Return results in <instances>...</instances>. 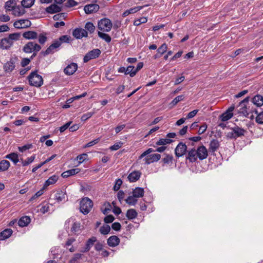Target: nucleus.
<instances>
[{"label": "nucleus", "mask_w": 263, "mask_h": 263, "mask_svg": "<svg viewBox=\"0 0 263 263\" xmlns=\"http://www.w3.org/2000/svg\"><path fill=\"white\" fill-rule=\"evenodd\" d=\"M31 221L29 216H25L21 217L18 221V224L21 227L27 226Z\"/></svg>", "instance_id": "nucleus-26"}, {"label": "nucleus", "mask_w": 263, "mask_h": 263, "mask_svg": "<svg viewBox=\"0 0 263 263\" xmlns=\"http://www.w3.org/2000/svg\"><path fill=\"white\" fill-rule=\"evenodd\" d=\"M32 147V144H26V145H25L23 146H21V147H18V150L20 152H23L27 149H29L30 148H31V147Z\"/></svg>", "instance_id": "nucleus-62"}, {"label": "nucleus", "mask_w": 263, "mask_h": 263, "mask_svg": "<svg viewBox=\"0 0 263 263\" xmlns=\"http://www.w3.org/2000/svg\"><path fill=\"white\" fill-rule=\"evenodd\" d=\"M41 49L40 45L33 42H29L23 47V51L26 53H31L33 51L38 52Z\"/></svg>", "instance_id": "nucleus-6"}, {"label": "nucleus", "mask_w": 263, "mask_h": 263, "mask_svg": "<svg viewBox=\"0 0 263 263\" xmlns=\"http://www.w3.org/2000/svg\"><path fill=\"white\" fill-rule=\"evenodd\" d=\"M16 3L14 0L7 1L5 5V8L7 11H11L15 8Z\"/></svg>", "instance_id": "nucleus-37"}, {"label": "nucleus", "mask_w": 263, "mask_h": 263, "mask_svg": "<svg viewBox=\"0 0 263 263\" xmlns=\"http://www.w3.org/2000/svg\"><path fill=\"white\" fill-rule=\"evenodd\" d=\"M95 114V112H88L86 114H83L81 117V120L82 121H85L90 118Z\"/></svg>", "instance_id": "nucleus-48"}, {"label": "nucleus", "mask_w": 263, "mask_h": 263, "mask_svg": "<svg viewBox=\"0 0 263 263\" xmlns=\"http://www.w3.org/2000/svg\"><path fill=\"white\" fill-rule=\"evenodd\" d=\"M13 11L14 15L17 16H21L23 15L25 12L24 8L22 6H15L13 10Z\"/></svg>", "instance_id": "nucleus-35"}, {"label": "nucleus", "mask_w": 263, "mask_h": 263, "mask_svg": "<svg viewBox=\"0 0 263 263\" xmlns=\"http://www.w3.org/2000/svg\"><path fill=\"white\" fill-rule=\"evenodd\" d=\"M110 227L109 225H103L100 228V232L103 235H106L109 233Z\"/></svg>", "instance_id": "nucleus-44"}, {"label": "nucleus", "mask_w": 263, "mask_h": 263, "mask_svg": "<svg viewBox=\"0 0 263 263\" xmlns=\"http://www.w3.org/2000/svg\"><path fill=\"white\" fill-rule=\"evenodd\" d=\"M97 240V238L95 236H92L89 238L86 242L85 247L84 250L83 251V252H87L89 251Z\"/></svg>", "instance_id": "nucleus-24"}, {"label": "nucleus", "mask_w": 263, "mask_h": 263, "mask_svg": "<svg viewBox=\"0 0 263 263\" xmlns=\"http://www.w3.org/2000/svg\"><path fill=\"white\" fill-rule=\"evenodd\" d=\"M20 34H9V37L1 40V47L3 49H8L12 45L13 41H16L20 37Z\"/></svg>", "instance_id": "nucleus-3"}, {"label": "nucleus", "mask_w": 263, "mask_h": 263, "mask_svg": "<svg viewBox=\"0 0 263 263\" xmlns=\"http://www.w3.org/2000/svg\"><path fill=\"white\" fill-rule=\"evenodd\" d=\"M136 197H134V196H129L127 197V198L125 200L126 202L129 204L132 205H135L138 200L136 199Z\"/></svg>", "instance_id": "nucleus-45"}, {"label": "nucleus", "mask_w": 263, "mask_h": 263, "mask_svg": "<svg viewBox=\"0 0 263 263\" xmlns=\"http://www.w3.org/2000/svg\"><path fill=\"white\" fill-rule=\"evenodd\" d=\"M99 36L105 40L107 43H109L111 41V37L108 34H98Z\"/></svg>", "instance_id": "nucleus-55"}, {"label": "nucleus", "mask_w": 263, "mask_h": 263, "mask_svg": "<svg viewBox=\"0 0 263 263\" xmlns=\"http://www.w3.org/2000/svg\"><path fill=\"white\" fill-rule=\"evenodd\" d=\"M101 53V50L99 49H93L86 54L83 58V62L87 63L90 60L96 59L99 57Z\"/></svg>", "instance_id": "nucleus-7"}, {"label": "nucleus", "mask_w": 263, "mask_h": 263, "mask_svg": "<svg viewBox=\"0 0 263 263\" xmlns=\"http://www.w3.org/2000/svg\"><path fill=\"white\" fill-rule=\"evenodd\" d=\"M115 220L114 217L112 215H109L106 216L104 219V221L106 223H109L112 222Z\"/></svg>", "instance_id": "nucleus-57"}, {"label": "nucleus", "mask_w": 263, "mask_h": 263, "mask_svg": "<svg viewBox=\"0 0 263 263\" xmlns=\"http://www.w3.org/2000/svg\"><path fill=\"white\" fill-rule=\"evenodd\" d=\"M220 146V143L218 140L212 139L210 143L209 152L212 155H215V152Z\"/></svg>", "instance_id": "nucleus-18"}, {"label": "nucleus", "mask_w": 263, "mask_h": 263, "mask_svg": "<svg viewBox=\"0 0 263 263\" xmlns=\"http://www.w3.org/2000/svg\"><path fill=\"white\" fill-rule=\"evenodd\" d=\"M37 72V70L31 72L28 76L27 79L30 86L40 87L43 84V79Z\"/></svg>", "instance_id": "nucleus-1"}, {"label": "nucleus", "mask_w": 263, "mask_h": 263, "mask_svg": "<svg viewBox=\"0 0 263 263\" xmlns=\"http://www.w3.org/2000/svg\"><path fill=\"white\" fill-rule=\"evenodd\" d=\"M82 256V254L80 253H77L74 255L73 257L70 259V263H74V262L77 260L78 259H79L81 258Z\"/></svg>", "instance_id": "nucleus-63"}, {"label": "nucleus", "mask_w": 263, "mask_h": 263, "mask_svg": "<svg viewBox=\"0 0 263 263\" xmlns=\"http://www.w3.org/2000/svg\"><path fill=\"white\" fill-rule=\"evenodd\" d=\"M167 50V45L165 43L163 44L160 47L157 49V52L161 54H164Z\"/></svg>", "instance_id": "nucleus-53"}, {"label": "nucleus", "mask_w": 263, "mask_h": 263, "mask_svg": "<svg viewBox=\"0 0 263 263\" xmlns=\"http://www.w3.org/2000/svg\"><path fill=\"white\" fill-rule=\"evenodd\" d=\"M35 0H23L21 2L22 6L24 8H30L34 3Z\"/></svg>", "instance_id": "nucleus-43"}, {"label": "nucleus", "mask_w": 263, "mask_h": 263, "mask_svg": "<svg viewBox=\"0 0 263 263\" xmlns=\"http://www.w3.org/2000/svg\"><path fill=\"white\" fill-rule=\"evenodd\" d=\"M81 224L80 223L78 222H73L72 226L71 228L72 232L76 233L80 230Z\"/></svg>", "instance_id": "nucleus-47"}, {"label": "nucleus", "mask_w": 263, "mask_h": 263, "mask_svg": "<svg viewBox=\"0 0 263 263\" xmlns=\"http://www.w3.org/2000/svg\"><path fill=\"white\" fill-rule=\"evenodd\" d=\"M37 34H23V37L27 39H34L37 37Z\"/></svg>", "instance_id": "nucleus-61"}, {"label": "nucleus", "mask_w": 263, "mask_h": 263, "mask_svg": "<svg viewBox=\"0 0 263 263\" xmlns=\"http://www.w3.org/2000/svg\"><path fill=\"white\" fill-rule=\"evenodd\" d=\"M16 58H11L9 61L6 63L3 66V69L5 72L10 73L15 68V63L16 61Z\"/></svg>", "instance_id": "nucleus-11"}, {"label": "nucleus", "mask_w": 263, "mask_h": 263, "mask_svg": "<svg viewBox=\"0 0 263 263\" xmlns=\"http://www.w3.org/2000/svg\"><path fill=\"white\" fill-rule=\"evenodd\" d=\"M46 187H44V186H43V188L41 189L40 191H39L38 192H37L30 199V200H32L34 199H35L36 198H37L40 196H41L44 193V191L45 190Z\"/></svg>", "instance_id": "nucleus-54"}, {"label": "nucleus", "mask_w": 263, "mask_h": 263, "mask_svg": "<svg viewBox=\"0 0 263 263\" xmlns=\"http://www.w3.org/2000/svg\"><path fill=\"white\" fill-rule=\"evenodd\" d=\"M80 211L84 215H86L90 211L93 206V202L88 197H85L82 199L80 203Z\"/></svg>", "instance_id": "nucleus-2"}, {"label": "nucleus", "mask_w": 263, "mask_h": 263, "mask_svg": "<svg viewBox=\"0 0 263 263\" xmlns=\"http://www.w3.org/2000/svg\"><path fill=\"white\" fill-rule=\"evenodd\" d=\"M35 155L31 156L30 157H28L25 160H23V159H21V161L22 162L23 166H27L31 163L35 159Z\"/></svg>", "instance_id": "nucleus-42"}, {"label": "nucleus", "mask_w": 263, "mask_h": 263, "mask_svg": "<svg viewBox=\"0 0 263 263\" xmlns=\"http://www.w3.org/2000/svg\"><path fill=\"white\" fill-rule=\"evenodd\" d=\"M99 8L100 6L99 5L90 4L85 5L84 8V10L85 13L88 14L97 12L99 10Z\"/></svg>", "instance_id": "nucleus-15"}, {"label": "nucleus", "mask_w": 263, "mask_h": 263, "mask_svg": "<svg viewBox=\"0 0 263 263\" xmlns=\"http://www.w3.org/2000/svg\"><path fill=\"white\" fill-rule=\"evenodd\" d=\"M12 234L11 229H6L0 233V240L8 238Z\"/></svg>", "instance_id": "nucleus-27"}, {"label": "nucleus", "mask_w": 263, "mask_h": 263, "mask_svg": "<svg viewBox=\"0 0 263 263\" xmlns=\"http://www.w3.org/2000/svg\"><path fill=\"white\" fill-rule=\"evenodd\" d=\"M5 158L8 159L12 161L15 164L19 162L18 155L17 154L15 153H11L5 156Z\"/></svg>", "instance_id": "nucleus-31"}, {"label": "nucleus", "mask_w": 263, "mask_h": 263, "mask_svg": "<svg viewBox=\"0 0 263 263\" xmlns=\"http://www.w3.org/2000/svg\"><path fill=\"white\" fill-rule=\"evenodd\" d=\"M46 11L48 13L53 14L61 11L62 8L58 6L57 4L54 3L53 4H51L50 6L47 7L46 9Z\"/></svg>", "instance_id": "nucleus-22"}, {"label": "nucleus", "mask_w": 263, "mask_h": 263, "mask_svg": "<svg viewBox=\"0 0 263 263\" xmlns=\"http://www.w3.org/2000/svg\"><path fill=\"white\" fill-rule=\"evenodd\" d=\"M234 131V133L236 137V138L243 136L245 133L246 132V130L244 129L239 127L238 126H235V127L232 128Z\"/></svg>", "instance_id": "nucleus-29"}, {"label": "nucleus", "mask_w": 263, "mask_h": 263, "mask_svg": "<svg viewBox=\"0 0 263 263\" xmlns=\"http://www.w3.org/2000/svg\"><path fill=\"white\" fill-rule=\"evenodd\" d=\"M98 26L101 31L108 32L112 27V23L110 20L103 18L99 21Z\"/></svg>", "instance_id": "nucleus-5"}, {"label": "nucleus", "mask_w": 263, "mask_h": 263, "mask_svg": "<svg viewBox=\"0 0 263 263\" xmlns=\"http://www.w3.org/2000/svg\"><path fill=\"white\" fill-rule=\"evenodd\" d=\"M111 228L116 231H119L121 230V226L119 222H115L112 224Z\"/></svg>", "instance_id": "nucleus-58"}, {"label": "nucleus", "mask_w": 263, "mask_h": 263, "mask_svg": "<svg viewBox=\"0 0 263 263\" xmlns=\"http://www.w3.org/2000/svg\"><path fill=\"white\" fill-rule=\"evenodd\" d=\"M207 127L208 126L206 123H204L201 126H200L198 132V134L201 135L203 134L206 130Z\"/></svg>", "instance_id": "nucleus-59"}, {"label": "nucleus", "mask_w": 263, "mask_h": 263, "mask_svg": "<svg viewBox=\"0 0 263 263\" xmlns=\"http://www.w3.org/2000/svg\"><path fill=\"white\" fill-rule=\"evenodd\" d=\"M70 37L67 35L61 36L58 41L61 42V44L62 43H69L70 41Z\"/></svg>", "instance_id": "nucleus-56"}, {"label": "nucleus", "mask_w": 263, "mask_h": 263, "mask_svg": "<svg viewBox=\"0 0 263 263\" xmlns=\"http://www.w3.org/2000/svg\"><path fill=\"white\" fill-rule=\"evenodd\" d=\"M257 115L256 117L255 120L258 124H263V111L260 113L256 114Z\"/></svg>", "instance_id": "nucleus-50"}, {"label": "nucleus", "mask_w": 263, "mask_h": 263, "mask_svg": "<svg viewBox=\"0 0 263 263\" xmlns=\"http://www.w3.org/2000/svg\"><path fill=\"white\" fill-rule=\"evenodd\" d=\"M118 72L120 73H124L125 74H129L131 77H133L136 75V72L134 70V66L129 65L127 67H120L118 69Z\"/></svg>", "instance_id": "nucleus-14"}, {"label": "nucleus", "mask_w": 263, "mask_h": 263, "mask_svg": "<svg viewBox=\"0 0 263 263\" xmlns=\"http://www.w3.org/2000/svg\"><path fill=\"white\" fill-rule=\"evenodd\" d=\"M138 213L135 209H130L127 211L126 216L129 220L135 219L137 217Z\"/></svg>", "instance_id": "nucleus-33"}, {"label": "nucleus", "mask_w": 263, "mask_h": 263, "mask_svg": "<svg viewBox=\"0 0 263 263\" xmlns=\"http://www.w3.org/2000/svg\"><path fill=\"white\" fill-rule=\"evenodd\" d=\"M87 157H88L87 154H85V153L78 155L77 157V158H76V159L77 160H78V165H80L84 161L86 160Z\"/></svg>", "instance_id": "nucleus-46"}, {"label": "nucleus", "mask_w": 263, "mask_h": 263, "mask_svg": "<svg viewBox=\"0 0 263 263\" xmlns=\"http://www.w3.org/2000/svg\"><path fill=\"white\" fill-rule=\"evenodd\" d=\"M198 158V153L195 148L188 150L186 160H188L190 162L193 163L197 161Z\"/></svg>", "instance_id": "nucleus-12"}, {"label": "nucleus", "mask_w": 263, "mask_h": 263, "mask_svg": "<svg viewBox=\"0 0 263 263\" xmlns=\"http://www.w3.org/2000/svg\"><path fill=\"white\" fill-rule=\"evenodd\" d=\"M120 241V240L118 236L116 235H112L107 239V243L109 246L111 247H115L119 244Z\"/></svg>", "instance_id": "nucleus-20"}, {"label": "nucleus", "mask_w": 263, "mask_h": 263, "mask_svg": "<svg viewBox=\"0 0 263 263\" xmlns=\"http://www.w3.org/2000/svg\"><path fill=\"white\" fill-rule=\"evenodd\" d=\"M78 69V65L75 63L68 64L64 69V73L67 76L73 74Z\"/></svg>", "instance_id": "nucleus-17"}, {"label": "nucleus", "mask_w": 263, "mask_h": 263, "mask_svg": "<svg viewBox=\"0 0 263 263\" xmlns=\"http://www.w3.org/2000/svg\"><path fill=\"white\" fill-rule=\"evenodd\" d=\"M111 205L108 202H105L103 204L101 210L104 214H107L111 210Z\"/></svg>", "instance_id": "nucleus-34"}, {"label": "nucleus", "mask_w": 263, "mask_h": 263, "mask_svg": "<svg viewBox=\"0 0 263 263\" xmlns=\"http://www.w3.org/2000/svg\"><path fill=\"white\" fill-rule=\"evenodd\" d=\"M250 97H246L245 99H243V100L239 102V105L238 106V107H240L238 110V112L239 114L243 115L245 117H248L249 115V108H247V105L248 103V101L250 100Z\"/></svg>", "instance_id": "nucleus-4"}, {"label": "nucleus", "mask_w": 263, "mask_h": 263, "mask_svg": "<svg viewBox=\"0 0 263 263\" xmlns=\"http://www.w3.org/2000/svg\"><path fill=\"white\" fill-rule=\"evenodd\" d=\"M78 3L74 0H68L65 4V7L70 8L78 5Z\"/></svg>", "instance_id": "nucleus-49"}, {"label": "nucleus", "mask_w": 263, "mask_h": 263, "mask_svg": "<svg viewBox=\"0 0 263 263\" xmlns=\"http://www.w3.org/2000/svg\"><path fill=\"white\" fill-rule=\"evenodd\" d=\"M187 151L186 145L180 142L175 149V154L176 157L179 158L185 154Z\"/></svg>", "instance_id": "nucleus-8"}, {"label": "nucleus", "mask_w": 263, "mask_h": 263, "mask_svg": "<svg viewBox=\"0 0 263 263\" xmlns=\"http://www.w3.org/2000/svg\"><path fill=\"white\" fill-rule=\"evenodd\" d=\"M31 25V22L28 20H20L17 21H15L13 26L15 28L18 29L27 28Z\"/></svg>", "instance_id": "nucleus-16"}, {"label": "nucleus", "mask_w": 263, "mask_h": 263, "mask_svg": "<svg viewBox=\"0 0 263 263\" xmlns=\"http://www.w3.org/2000/svg\"><path fill=\"white\" fill-rule=\"evenodd\" d=\"M144 194V189L140 187H136L133 191V195L136 198H140L143 196Z\"/></svg>", "instance_id": "nucleus-28"}, {"label": "nucleus", "mask_w": 263, "mask_h": 263, "mask_svg": "<svg viewBox=\"0 0 263 263\" xmlns=\"http://www.w3.org/2000/svg\"><path fill=\"white\" fill-rule=\"evenodd\" d=\"M161 158V155L159 154H153L147 155L144 159L145 163L149 164L154 162H157Z\"/></svg>", "instance_id": "nucleus-19"}, {"label": "nucleus", "mask_w": 263, "mask_h": 263, "mask_svg": "<svg viewBox=\"0 0 263 263\" xmlns=\"http://www.w3.org/2000/svg\"><path fill=\"white\" fill-rule=\"evenodd\" d=\"M58 178L59 176L55 175L51 176L45 181L44 184V187H47L50 185L53 184L57 181Z\"/></svg>", "instance_id": "nucleus-30"}, {"label": "nucleus", "mask_w": 263, "mask_h": 263, "mask_svg": "<svg viewBox=\"0 0 263 263\" xmlns=\"http://www.w3.org/2000/svg\"><path fill=\"white\" fill-rule=\"evenodd\" d=\"M60 46L61 42L55 40L47 48L45 51H42L41 53H42L44 56L53 53L54 52V50H57V49Z\"/></svg>", "instance_id": "nucleus-10"}, {"label": "nucleus", "mask_w": 263, "mask_h": 263, "mask_svg": "<svg viewBox=\"0 0 263 263\" xmlns=\"http://www.w3.org/2000/svg\"><path fill=\"white\" fill-rule=\"evenodd\" d=\"M233 116V113H230L226 111L221 115L220 118L222 121H227L230 119Z\"/></svg>", "instance_id": "nucleus-40"}, {"label": "nucleus", "mask_w": 263, "mask_h": 263, "mask_svg": "<svg viewBox=\"0 0 263 263\" xmlns=\"http://www.w3.org/2000/svg\"><path fill=\"white\" fill-rule=\"evenodd\" d=\"M10 162L8 160H3L0 161V172L7 170L10 167Z\"/></svg>", "instance_id": "nucleus-36"}, {"label": "nucleus", "mask_w": 263, "mask_h": 263, "mask_svg": "<svg viewBox=\"0 0 263 263\" xmlns=\"http://www.w3.org/2000/svg\"><path fill=\"white\" fill-rule=\"evenodd\" d=\"M251 103L257 107H260L263 105V97L260 95H257L250 100Z\"/></svg>", "instance_id": "nucleus-21"}, {"label": "nucleus", "mask_w": 263, "mask_h": 263, "mask_svg": "<svg viewBox=\"0 0 263 263\" xmlns=\"http://www.w3.org/2000/svg\"><path fill=\"white\" fill-rule=\"evenodd\" d=\"M184 99V96L183 95H180L176 98H175L173 101L170 103V105L171 107L175 106L179 102L181 101H183Z\"/></svg>", "instance_id": "nucleus-41"}, {"label": "nucleus", "mask_w": 263, "mask_h": 263, "mask_svg": "<svg viewBox=\"0 0 263 263\" xmlns=\"http://www.w3.org/2000/svg\"><path fill=\"white\" fill-rule=\"evenodd\" d=\"M72 123V121H69L64 125L61 126L60 127V131L61 133L64 132L66 129H67Z\"/></svg>", "instance_id": "nucleus-60"}, {"label": "nucleus", "mask_w": 263, "mask_h": 263, "mask_svg": "<svg viewBox=\"0 0 263 263\" xmlns=\"http://www.w3.org/2000/svg\"><path fill=\"white\" fill-rule=\"evenodd\" d=\"M174 141L172 139H168L166 137V138H161L158 141L156 142V145H164L167 144H170L172 143Z\"/></svg>", "instance_id": "nucleus-38"}, {"label": "nucleus", "mask_w": 263, "mask_h": 263, "mask_svg": "<svg viewBox=\"0 0 263 263\" xmlns=\"http://www.w3.org/2000/svg\"><path fill=\"white\" fill-rule=\"evenodd\" d=\"M122 184V180L121 179H118L116 180L115 184L114 186V190L118 191Z\"/></svg>", "instance_id": "nucleus-52"}, {"label": "nucleus", "mask_w": 263, "mask_h": 263, "mask_svg": "<svg viewBox=\"0 0 263 263\" xmlns=\"http://www.w3.org/2000/svg\"><path fill=\"white\" fill-rule=\"evenodd\" d=\"M141 173L139 171H133L128 176V179L130 182H134L139 179Z\"/></svg>", "instance_id": "nucleus-23"}, {"label": "nucleus", "mask_w": 263, "mask_h": 263, "mask_svg": "<svg viewBox=\"0 0 263 263\" xmlns=\"http://www.w3.org/2000/svg\"><path fill=\"white\" fill-rule=\"evenodd\" d=\"M196 151L197 153H198V159L200 160H203L207 158L208 156V151L203 145L199 146Z\"/></svg>", "instance_id": "nucleus-13"}, {"label": "nucleus", "mask_w": 263, "mask_h": 263, "mask_svg": "<svg viewBox=\"0 0 263 263\" xmlns=\"http://www.w3.org/2000/svg\"><path fill=\"white\" fill-rule=\"evenodd\" d=\"M47 37L43 34H40L39 36V42L41 44H44L47 41Z\"/></svg>", "instance_id": "nucleus-64"}, {"label": "nucleus", "mask_w": 263, "mask_h": 263, "mask_svg": "<svg viewBox=\"0 0 263 263\" xmlns=\"http://www.w3.org/2000/svg\"><path fill=\"white\" fill-rule=\"evenodd\" d=\"M95 27L93 24L90 22H87L85 26V29L81 28H77L73 30L72 33H87V31L90 33H93L95 31Z\"/></svg>", "instance_id": "nucleus-9"}, {"label": "nucleus", "mask_w": 263, "mask_h": 263, "mask_svg": "<svg viewBox=\"0 0 263 263\" xmlns=\"http://www.w3.org/2000/svg\"><path fill=\"white\" fill-rule=\"evenodd\" d=\"M66 198H67V195L65 191L60 190L55 194L54 199L59 202L65 200Z\"/></svg>", "instance_id": "nucleus-25"}, {"label": "nucleus", "mask_w": 263, "mask_h": 263, "mask_svg": "<svg viewBox=\"0 0 263 263\" xmlns=\"http://www.w3.org/2000/svg\"><path fill=\"white\" fill-rule=\"evenodd\" d=\"M123 145V143L121 141L118 142L114 144L113 145L109 147L111 151H116L119 149Z\"/></svg>", "instance_id": "nucleus-51"}, {"label": "nucleus", "mask_w": 263, "mask_h": 263, "mask_svg": "<svg viewBox=\"0 0 263 263\" xmlns=\"http://www.w3.org/2000/svg\"><path fill=\"white\" fill-rule=\"evenodd\" d=\"M142 8V7H135L134 8H132L129 9V10H126L124 13H123V16L124 17H125L127 15H128L129 14L131 13H134L137 12V11L141 10Z\"/></svg>", "instance_id": "nucleus-39"}, {"label": "nucleus", "mask_w": 263, "mask_h": 263, "mask_svg": "<svg viewBox=\"0 0 263 263\" xmlns=\"http://www.w3.org/2000/svg\"><path fill=\"white\" fill-rule=\"evenodd\" d=\"M163 156H164V157L162 159V161L163 163L171 165L173 163L174 159L173 155L164 153Z\"/></svg>", "instance_id": "nucleus-32"}]
</instances>
